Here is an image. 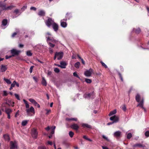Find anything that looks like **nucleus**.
<instances>
[{
    "label": "nucleus",
    "instance_id": "obj_1",
    "mask_svg": "<svg viewBox=\"0 0 149 149\" xmlns=\"http://www.w3.org/2000/svg\"><path fill=\"white\" fill-rule=\"evenodd\" d=\"M110 119L111 120L113 121V122L108 123L107 124V125H108L112 124L114 123L117 122L119 120L118 117L115 115L111 117Z\"/></svg>",
    "mask_w": 149,
    "mask_h": 149
},
{
    "label": "nucleus",
    "instance_id": "obj_2",
    "mask_svg": "<svg viewBox=\"0 0 149 149\" xmlns=\"http://www.w3.org/2000/svg\"><path fill=\"white\" fill-rule=\"evenodd\" d=\"M11 54L13 57L18 56L21 52V51L15 49H13L10 51Z\"/></svg>",
    "mask_w": 149,
    "mask_h": 149
},
{
    "label": "nucleus",
    "instance_id": "obj_3",
    "mask_svg": "<svg viewBox=\"0 0 149 149\" xmlns=\"http://www.w3.org/2000/svg\"><path fill=\"white\" fill-rule=\"evenodd\" d=\"M54 21L51 18H49L45 22L46 25L49 27H50L51 25L54 22Z\"/></svg>",
    "mask_w": 149,
    "mask_h": 149
},
{
    "label": "nucleus",
    "instance_id": "obj_4",
    "mask_svg": "<svg viewBox=\"0 0 149 149\" xmlns=\"http://www.w3.org/2000/svg\"><path fill=\"white\" fill-rule=\"evenodd\" d=\"M31 134L32 137L35 139H36L38 134V133L36 129L33 128L31 130Z\"/></svg>",
    "mask_w": 149,
    "mask_h": 149
},
{
    "label": "nucleus",
    "instance_id": "obj_5",
    "mask_svg": "<svg viewBox=\"0 0 149 149\" xmlns=\"http://www.w3.org/2000/svg\"><path fill=\"white\" fill-rule=\"evenodd\" d=\"M10 149H17V145L15 142L11 141L10 142Z\"/></svg>",
    "mask_w": 149,
    "mask_h": 149
},
{
    "label": "nucleus",
    "instance_id": "obj_6",
    "mask_svg": "<svg viewBox=\"0 0 149 149\" xmlns=\"http://www.w3.org/2000/svg\"><path fill=\"white\" fill-rule=\"evenodd\" d=\"M55 53L58 60H60L62 58L63 56V52H56Z\"/></svg>",
    "mask_w": 149,
    "mask_h": 149
},
{
    "label": "nucleus",
    "instance_id": "obj_7",
    "mask_svg": "<svg viewBox=\"0 0 149 149\" xmlns=\"http://www.w3.org/2000/svg\"><path fill=\"white\" fill-rule=\"evenodd\" d=\"M92 72L93 70L90 68L88 70H86L84 74L86 76L90 77L91 76Z\"/></svg>",
    "mask_w": 149,
    "mask_h": 149
},
{
    "label": "nucleus",
    "instance_id": "obj_8",
    "mask_svg": "<svg viewBox=\"0 0 149 149\" xmlns=\"http://www.w3.org/2000/svg\"><path fill=\"white\" fill-rule=\"evenodd\" d=\"M70 127L71 128L77 131L79 129V127L77 124L73 123L71 125Z\"/></svg>",
    "mask_w": 149,
    "mask_h": 149
},
{
    "label": "nucleus",
    "instance_id": "obj_9",
    "mask_svg": "<svg viewBox=\"0 0 149 149\" xmlns=\"http://www.w3.org/2000/svg\"><path fill=\"white\" fill-rule=\"evenodd\" d=\"M121 132L119 131H117L115 132L114 134V136L117 139L120 137Z\"/></svg>",
    "mask_w": 149,
    "mask_h": 149
},
{
    "label": "nucleus",
    "instance_id": "obj_10",
    "mask_svg": "<svg viewBox=\"0 0 149 149\" xmlns=\"http://www.w3.org/2000/svg\"><path fill=\"white\" fill-rule=\"evenodd\" d=\"M26 112L28 114H29L30 113H34V108L32 106L29 109H26Z\"/></svg>",
    "mask_w": 149,
    "mask_h": 149
},
{
    "label": "nucleus",
    "instance_id": "obj_11",
    "mask_svg": "<svg viewBox=\"0 0 149 149\" xmlns=\"http://www.w3.org/2000/svg\"><path fill=\"white\" fill-rule=\"evenodd\" d=\"M52 28L56 32L58 29V25L56 23L54 22L52 25Z\"/></svg>",
    "mask_w": 149,
    "mask_h": 149
},
{
    "label": "nucleus",
    "instance_id": "obj_12",
    "mask_svg": "<svg viewBox=\"0 0 149 149\" xmlns=\"http://www.w3.org/2000/svg\"><path fill=\"white\" fill-rule=\"evenodd\" d=\"M94 95V92H92L90 93L86 94L84 95V97L85 98H90L92 96H93Z\"/></svg>",
    "mask_w": 149,
    "mask_h": 149
},
{
    "label": "nucleus",
    "instance_id": "obj_13",
    "mask_svg": "<svg viewBox=\"0 0 149 149\" xmlns=\"http://www.w3.org/2000/svg\"><path fill=\"white\" fill-rule=\"evenodd\" d=\"M81 126L84 128H87L89 129H91L92 128V126L87 124L83 123L81 124Z\"/></svg>",
    "mask_w": 149,
    "mask_h": 149
},
{
    "label": "nucleus",
    "instance_id": "obj_14",
    "mask_svg": "<svg viewBox=\"0 0 149 149\" xmlns=\"http://www.w3.org/2000/svg\"><path fill=\"white\" fill-rule=\"evenodd\" d=\"M47 42H49V41H51V42L54 43H56L57 41L56 40H54L53 38H51L49 37L47 38Z\"/></svg>",
    "mask_w": 149,
    "mask_h": 149
},
{
    "label": "nucleus",
    "instance_id": "obj_15",
    "mask_svg": "<svg viewBox=\"0 0 149 149\" xmlns=\"http://www.w3.org/2000/svg\"><path fill=\"white\" fill-rule=\"evenodd\" d=\"M45 12L43 10H40L38 13V15L40 16H44L45 15Z\"/></svg>",
    "mask_w": 149,
    "mask_h": 149
},
{
    "label": "nucleus",
    "instance_id": "obj_16",
    "mask_svg": "<svg viewBox=\"0 0 149 149\" xmlns=\"http://www.w3.org/2000/svg\"><path fill=\"white\" fill-rule=\"evenodd\" d=\"M72 17L71 14L70 13H67L65 15V19H64L65 21H66L67 19H69Z\"/></svg>",
    "mask_w": 149,
    "mask_h": 149
},
{
    "label": "nucleus",
    "instance_id": "obj_17",
    "mask_svg": "<svg viewBox=\"0 0 149 149\" xmlns=\"http://www.w3.org/2000/svg\"><path fill=\"white\" fill-rule=\"evenodd\" d=\"M143 102L144 100L143 99H142L141 101L137 105V107H140L144 109L145 110V109L143 107Z\"/></svg>",
    "mask_w": 149,
    "mask_h": 149
},
{
    "label": "nucleus",
    "instance_id": "obj_18",
    "mask_svg": "<svg viewBox=\"0 0 149 149\" xmlns=\"http://www.w3.org/2000/svg\"><path fill=\"white\" fill-rule=\"evenodd\" d=\"M3 137L5 140L6 141H9L10 140L9 136L8 134H4L3 135Z\"/></svg>",
    "mask_w": 149,
    "mask_h": 149
},
{
    "label": "nucleus",
    "instance_id": "obj_19",
    "mask_svg": "<svg viewBox=\"0 0 149 149\" xmlns=\"http://www.w3.org/2000/svg\"><path fill=\"white\" fill-rule=\"evenodd\" d=\"M8 23V20L7 19H4L2 20V25L3 26H5Z\"/></svg>",
    "mask_w": 149,
    "mask_h": 149
},
{
    "label": "nucleus",
    "instance_id": "obj_20",
    "mask_svg": "<svg viewBox=\"0 0 149 149\" xmlns=\"http://www.w3.org/2000/svg\"><path fill=\"white\" fill-rule=\"evenodd\" d=\"M42 85L44 86H46L47 85V82L44 77H43L41 81Z\"/></svg>",
    "mask_w": 149,
    "mask_h": 149
},
{
    "label": "nucleus",
    "instance_id": "obj_21",
    "mask_svg": "<svg viewBox=\"0 0 149 149\" xmlns=\"http://www.w3.org/2000/svg\"><path fill=\"white\" fill-rule=\"evenodd\" d=\"M1 71L2 72H5L7 69V68L6 66L2 65L1 68Z\"/></svg>",
    "mask_w": 149,
    "mask_h": 149
},
{
    "label": "nucleus",
    "instance_id": "obj_22",
    "mask_svg": "<svg viewBox=\"0 0 149 149\" xmlns=\"http://www.w3.org/2000/svg\"><path fill=\"white\" fill-rule=\"evenodd\" d=\"M61 65V68H66L65 66L67 65L66 63L65 62L61 61L60 63Z\"/></svg>",
    "mask_w": 149,
    "mask_h": 149
},
{
    "label": "nucleus",
    "instance_id": "obj_23",
    "mask_svg": "<svg viewBox=\"0 0 149 149\" xmlns=\"http://www.w3.org/2000/svg\"><path fill=\"white\" fill-rule=\"evenodd\" d=\"M65 120L67 121H77V118H66Z\"/></svg>",
    "mask_w": 149,
    "mask_h": 149
},
{
    "label": "nucleus",
    "instance_id": "obj_24",
    "mask_svg": "<svg viewBox=\"0 0 149 149\" xmlns=\"http://www.w3.org/2000/svg\"><path fill=\"white\" fill-rule=\"evenodd\" d=\"M144 146H143L140 143H137L135 144L133 146V147L134 148L136 147H139L140 148H141L142 147H144Z\"/></svg>",
    "mask_w": 149,
    "mask_h": 149
},
{
    "label": "nucleus",
    "instance_id": "obj_25",
    "mask_svg": "<svg viewBox=\"0 0 149 149\" xmlns=\"http://www.w3.org/2000/svg\"><path fill=\"white\" fill-rule=\"evenodd\" d=\"M116 109H114L113 111H111L110 113L109 114V116H111L115 114H116Z\"/></svg>",
    "mask_w": 149,
    "mask_h": 149
},
{
    "label": "nucleus",
    "instance_id": "obj_26",
    "mask_svg": "<svg viewBox=\"0 0 149 149\" xmlns=\"http://www.w3.org/2000/svg\"><path fill=\"white\" fill-rule=\"evenodd\" d=\"M5 111L7 114H10L12 111L11 109H6Z\"/></svg>",
    "mask_w": 149,
    "mask_h": 149
},
{
    "label": "nucleus",
    "instance_id": "obj_27",
    "mask_svg": "<svg viewBox=\"0 0 149 149\" xmlns=\"http://www.w3.org/2000/svg\"><path fill=\"white\" fill-rule=\"evenodd\" d=\"M23 101L24 102V103H25V106H26V107L27 109V108H29V104H28V102H27V101H26V100H25V99H23Z\"/></svg>",
    "mask_w": 149,
    "mask_h": 149
},
{
    "label": "nucleus",
    "instance_id": "obj_28",
    "mask_svg": "<svg viewBox=\"0 0 149 149\" xmlns=\"http://www.w3.org/2000/svg\"><path fill=\"white\" fill-rule=\"evenodd\" d=\"M61 25L62 27H65L67 26V24L66 22H61Z\"/></svg>",
    "mask_w": 149,
    "mask_h": 149
},
{
    "label": "nucleus",
    "instance_id": "obj_29",
    "mask_svg": "<svg viewBox=\"0 0 149 149\" xmlns=\"http://www.w3.org/2000/svg\"><path fill=\"white\" fill-rule=\"evenodd\" d=\"M140 98V95L138 94H137V95H136V101L137 102H139Z\"/></svg>",
    "mask_w": 149,
    "mask_h": 149
},
{
    "label": "nucleus",
    "instance_id": "obj_30",
    "mask_svg": "<svg viewBox=\"0 0 149 149\" xmlns=\"http://www.w3.org/2000/svg\"><path fill=\"white\" fill-rule=\"evenodd\" d=\"M13 8V6H10L7 7V8H5V9H4V10H11Z\"/></svg>",
    "mask_w": 149,
    "mask_h": 149
},
{
    "label": "nucleus",
    "instance_id": "obj_31",
    "mask_svg": "<svg viewBox=\"0 0 149 149\" xmlns=\"http://www.w3.org/2000/svg\"><path fill=\"white\" fill-rule=\"evenodd\" d=\"M29 100L34 105L37 102L34 100L32 98L29 99Z\"/></svg>",
    "mask_w": 149,
    "mask_h": 149
},
{
    "label": "nucleus",
    "instance_id": "obj_32",
    "mask_svg": "<svg viewBox=\"0 0 149 149\" xmlns=\"http://www.w3.org/2000/svg\"><path fill=\"white\" fill-rule=\"evenodd\" d=\"M3 79L8 84H10L11 83L10 80L8 79H6L5 78H4Z\"/></svg>",
    "mask_w": 149,
    "mask_h": 149
},
{
    "label": "nucleus",
    "instance_id": "obj_33",
    "mask_svg": "<svg viewBox=\"0 0 149 149\" xmlns=\"http://www.w3.org/2000/svg\"><path fill=\"white\" fill-rule=\"evenodd\" d=\"M26 55L29 56H32V53L30 51H28L26 52Z\"/></svg>",
    "mask_w": 149,
    "mask_h": 149
},
{
    "label": "nucleus",
    "instance_id": "obj_34",
    "mask_svg": "<svg viewBox=\"0 0 149 149\" xmlns=\"http://www.w3.org/2000/svg\"><path fill=\"white\" fill-rule=\"evenodd\" d=\"M80 65V63L79 62H77L75 63L74 66L77 68H78L79 67Z\"/></svg>",
    "mask_w": 149,
    "mask_h": 149
},
{
    "label": "nucleus",
    "instance_id": "obj_35",
    "mask_svg": "<svg viewBox=\"0 0 149 149\" xmlns=\"http://www.w3.org/2000/svg\"><path fill=\"white\" fill-rule=\"evenodd\" d=\"M28 123V121L26 120H24L23 121L22 123V125L23 126H25L26 125L27 123Z\"/></svg>",
    "mask_w": 149,
    "mask_h": 149
},
{
    "label": "nucleus",
    "instance_id": "obj_36",
    "mask_svg": "<svg viewBox=\"0 0 149 149\" xmlns=\"http://www.w3.org/2000/svg\"><path fill=\"white\" fill-rule=\"evenodd\" d=\"M85 81L88 84H90L92 82V80L91 79L86 78L85 79Z\"/></svg>",
    "mask_w": 149,
    "mask_h": 149
},
{
    "label": "nucleus",
    "instance_id": "obj_37",
    "mask_svg": "<svg viewBox=\"0 0 149 149\" xmlns=\"http://www.w3.org/2000/svg\"><path fill=\"white\" fill-rule=\"evenodd\" d=\"M100 63L102 66L104 67L105 68H108L107 66L102 61H100Z\"/></svg>",
    "mask_w": 149,
    "mask_h": 149
},
{
    "label": "nucleus",
    "instance_id": "obj_38",
    "mask_svg": "<svg viewBox=\"0 0 149 149\" xmlns=\"http://www.w3.org/2000/svg\"><path fill=\"white\" fill-rule=\"evenodd\" d=\"M45 110L46 111V114L47 115H48L51 112V110L50 109H45Z\"/></svg>",
    "mask_w": 149,
    "mask_h": 149
},
{
    "label": "nucleus",
    "instance_id": "obj_39",
    "mask_svg": "<svg viewBox=\"0 0 149 149\" xmlns=\"http://www.w3.org/2000/svg\"><path fill=\"white\" fill-rule=\"evenodd\" d=\"M69 134L70 137L72 138L73 137V135H74V133L72 131H70L69 132Z\"/></svg>",
    "mask_w": 149,
    "mask_h": 149
},
{
    "label": "nucleus",
    "instance_id": "obj_40",
    "mask_svg": "<svg viewBox=\"0 0 149 149\" xmlns=\"http://www.w3.org/2000/svg\"><path fill=\"white\" fill-rule=\"evenodd\" d=\"M48 43L51 47L53 48L54 47L55 45L52 44L51 42H48Z\"/></svg>",
    "mask_w": 149,
    "mask_h": 149
},
{
    "label": "nucleus",
    "instance_id": "obj_41",
    "mask_svg": "<svg viewBox=\"0 0 149 149\" xmlns=\"http://www.w3.org/2000/svg\"><path fill=\"white\" fill-rule=\"evenodd\" d=\"M54 70L55 72L57 73H58L60 72L59 69L58 68H54Z\"/></svg>",
    "mask_w": 149,
    "mask_h": 149
},
{
    "label": "nucleus",
    "instance_id": "obj_42",
    "mask_svg": "<svg viewBox=\"0 0 149 149\" xmlns=\"http://www.w3.org/2000/svg\"><path fill=\"white\" fill-rule=\"evenodd\" d=\"M38 149H47L46 147L44 146H40L38 147Z\"/></svg>",
    "mask_w": 149,
    "mask_h": 149
},
{
    "label": "nucleus",
    "instance_id": "obj_43",
    "mask_svg": "<svg viewBox=\"0 0 149 149\" xmlns=\"http://www.w3.org/2000/svg\"><path fill=\"white\" fill-rule=\"evenodd\" d=\"M132 134L131 133H129L127 135V138L128 139H130L132 137Z\"/></svg>",
    "mask_w": 149,
    "mask_h": 149
},
{
    "label": "nucleus",
    "instance_id": "obj_44",
    "mask_svg": "<svg viewBox=\"0 0 149 149\" xmlns=\"http://www.w3.org/2000/svg\"><path fill=\"white\" fill-rule=\"evenodd\" d=\"M145 135L147 137H149V131H146L145 133Z\"/></svg>",
    "mask_w": 149,
    "mask_h": 149
},
{
    "label": "nucleus",
    "instance_id": "obj_45",
    "mask_svg": "<svg viewBox=\"0 0 149 149\" xmlns=\"http://www.w3.org/2000/svg\"><path fill=\"white\" fill-rule=\"evenodd\" d=\"M73 75L74 76L76 77H77L79 78V77L78 75L77 74V72H74L73 73Z\"/></svg>",
    "mask_w": 149,
    "mask_h": 149
},
{
    "label": "nucleus",
    "instance_id": "obj_46",
    "mask_svg": "<svg viewBox=\"0 0 149 149\" xmlns=\"http://www.w3.org/2000/svg\"><path fill=\"white\" fill-rule=\"evenodd\" d=\"M16 83V82L14 81H13L12 84H11V86L13 87H14L15 86V84Z\"/></svg>",
    "mask_w": 149,
    "mask_h": 149
},
{
    "label": "nucleus",
    "instance_id": "obj_47",
    "mask_svg": "<svg viewBox=\"0 0 149 149\" xmlns=\"http://www.w3.org/2000/svg\"><path fill=\"white\" fill-rule=\"evenodd\" d=\"M135 31L136 33H139L141 31L140 29L139 28H138Z\"/></svg>",
    "mask_w": 149,
    "mask_h": 149
},
{
    "label": "nucleus",
    "instance_id": "obj_48",
    "mask_svg": "<svg viewBox=\"0 0 149 149\" xmlns=\"http://www.w3.org/2000/svg\"><path fill=\"white\" fill-rule=\"evenodd\" d=\"M15 96L16 97V98L18 100H20V99L19 96V95L17 94H15Z\"/></svg>",
    "mask_w": 149,
    "mask_h": 149
},
{
    "label": "nucleus",
    "instance_id": "obj_49",
    "mask_svg": "<svg viewBox=\"0 0 149 149\" xmlns=\"http://www.w3.org/2000/svg\"><path fill=\"white\" fill-rule=\"evenodd\" d=\"M34 67L33 66H32L29 69V72L30 73H31L32 72L33 69Z\"/></svg>",
    "mask_w": 149,
    "mask_h": 149
},
{
    "label": "nucleus",
    "instance_id": "obj_50",
    "mask_svg": "<svg viewBox=\"0 0 149 149\" xmlns=\"http://www.w3.org/2000/svg\"><path fill=\"white\" fill-rule=\"evenodd\" d=\"M33 79L36 82H38V79L37 77H33Z\"/></svg>",
    "mask_w": 149,
    "mask_h": 149
},
{
    "label": "nucleus",
    "instance_id": "obj_51",
    "mask_svg": "<svg viewBox=\"0 0 149 149\" xmlns=\"http://www.w3.org/2000/svg\"><path fill=\"white\" fill-rule=\"evenodd\" d=\"M13 57V56H12V55H10L9 56H8L6 55V59H8V58H11V57Z\"/></svg>",
    "mask_w": 149,
    "mask_h": 149
},
{
    "label": "nucleus",
    "instance_id": "obj_52",
    "mask_svg": "<svg viewBox=\"0 0 149 149\" xmlns=\"http://www.w3.org/2000/svg\"><path fill=\"white\" fill-rule=\"evenodd\" d=\"M27 8V6H24L23 7L21 8V10L22 11H23L25 10Z\"/></svg>",
    "mask_w": 149,
    "mask_h": 149
},
{
    "label": "nucleus",
    "instance_id": "obj_53",
    "mask_svg": "<svg viewBox=\"0 0 149 149\" xmlns=\"http://www.w3.org/2000/svg\"><path fill=\"white\" fill-rule=\"evenodd\" d=\"M53 51L52 49H51V48H49V52L50 54H52L53 53Z\"/></svg>",
    "mask_w": 149,
    "mask_h": 149
},
{
    "label": "nucleus",
    "instance_id": "obj_54",
    "mask_svg": "<svg viewBox=\"0 0 149 149\" xmlns=\"http://www.w3.org/2000/svg\"><path fill=\"white\" fill-rule=\"evenodd\" d=\"M102 137V138L103 139H105L107 141H109V140L108 139V138L106 137L105 136L103 135Z\"/></svg>",
    "mask_w": 149,
    "mask_h": 149
},
{
    "label": "nucleus",
    "instance_id": "obj_55",
    "mask_svg": "<svg viewBox=\"0 0 149 149\" xmlns=\"http://www.w3.org/2000/svg\"><path fill=\"white\" fill-rule=\"evenodd\" d=\"M19 111L18 110L17 112L16 113L15 115V117H17V116L19 115Z\"/></svg>",
    "mask_w": 149,
    "mask_h": 149
},
{
    "label": "nucleus",
    "instance_id": "obj_56",
    "mask_svg": "<svg viewBox=\"0 0 149 149\" xmlns=\"http://www.w3.org/2000/svg\"><path fill=\"white\" fill-rule=\"evenodd\" d=\"M3 95L5 96H6L8 95V93H7V92L6 91H3Z\"/></svg>",
    "mask_w": 149,
    "mask_h": 149
},
{
    "label": "nucleus",
    "instance_id": "obj_57",
    "mask_svg": "<svg viewBox=\"0 0 149 149\" xmlns=\"http://www.w3.org/2000/svg\"><path fill=\"white\" fill-rule=\"evenodd\" d=\"M35 106L36 107H37L39 108L40 107V105L37 103V102L35 104Z\"/></svg>",
    "mask_w": 149,
    "mask_h": 149
},
{
    "label": "nucleus",
    "instance_id": "obj_58",
    "mask_svg": "<svg viewBox=\"0 0 149 149\" xmlns=\"http://www.w3.org/2000/svg\"><path fill=\"white\" fill-rule=\"evenodd\" d=\"M30 9L31 10H34L36 11V8L34 7H32Z\"/></svg>",
    "mask_w": 149,
    "mask_h": 149
},
{
    "label": "nucleus",
    "instance_id": "obj_59",
    "mask_svg": "<svg viewBox=\"0 0 149 149\" xmlns=\"http://www.w3.org/2000/svg\"><path fill=\"white\" fill-rule=\"evenodd\" d=\"M17 34V33H16V32H14V33H13L12 34V37H14L15 36V35H16Z\"/></svg>",
    "mask_w": 149,
    "mask_h": 149
},
{
    "label": "nucleus",
    "instance_id": "obj_60",
    "mask_svg": "<svg viewBox=\"0 0 149 149\" xmlns=\"http://www.w3.org/2000/svg\"><path fill=\"white\" fill-rule=\"evenodd\" d=\"M126 107L125 105H124L123 107V110L124 111H125L126 110Z\"/></svg>",
    "mask_w": 149,
    "mask_h": 149
},
{
    "label": "nucleus",
    "instance_id": "obj_61",
    "mask_svg": "<svg viewBox=\"0 0 149 149\" xmlns=\"http://www.w3.org/2000/svg\"><path fill=\"white\" fill-rule=\"evenodd\" d=\"M47 143L48 144L50 145L51 146H52V143L51 141H48Z\"/></svg>",
    "mask_w": 149,
    "mask_h": 149
},
{
    "label": "nucleus",
    "instance_id": "obj_62",
    "mask_svg": "<svg viewBox=\"0 0 149 149\" xmlns=\"http://www.w3.org/2000/svg\"><path fill=\"white\" fill-rule=\"evenodd\" d=\"M14 12L16 13L17 14L19 13L18 10L17 9H15L14 11Z\"/></svg>",
    "mask_w": 149,
    "mask_h": 149
},
{
    "label": "nucleus",
    "instance_id": "obj_63",
    "mask_svg": "<svg viewBox=\"0 0 149 149\" xmlns=\"http://www.w3.org/2000/svg\"><path fill=\"white\" fill-rule=\"evenodd\" d=\"M19 47L20 48H22L24 47V45L22 44H19Z\"/></svg>",
    "mask_w": 149,
    "mask_h": 149
},
{
    "label": "nucleus",
    "instance_id": "obj_64",
    "mask_svg": "<svg viewBox=\"0 0 149 149\" xmlns=\"http://www.w3.org/2000/svg\"><path fill=\"white\" fill-rule=\"evenodd\" d=\"M54 133V130H52L50 134L51 135H52V134H53Z\"/></svg>",
    "mask_w": 149,
    "mask_h": 149
}]
</instances>
